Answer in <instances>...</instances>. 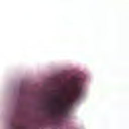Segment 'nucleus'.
<instances>
[{"instance_id":"obj_1","label":"nucleus","mask_w":129,"mask_h":129,"mask_svg":"<svg viewBox=\"0 0 129 129\" xmlns=\"http://www.w3.org/2000/svg\"><path fill=\"white\" fill-rule=\"evenodd\" d=\"M82 91V86L81 84L76 85V87L75 88V92L74 96L75 97L77 98L79 95H80L81 92Z\"/></svg>"},{"instance_id":"obj_4","label":"nucleus","mask_w":129,"mask_h":129,"mask_svg":"<svg viewBox=\"0 0 129 129\" xmlns=\"http://www.w3.org/2000/svg\"><path fill=\"white\" fill-rule=\"evenodd\" d=\"M19 129H26L25 127H19Z\"/></svg>"},{"instance_id":"obj_2","label":"nucleus","mask_w":129,"mask_h":129,"mask_svg":"<svg viewBox=\"0 0 129 129\" xmlns=\"http://www.w3.org/2000/svg\"><path fill=\"white\" fill-rule=\"evenodd\" d=\"M69 106V103H63L59 111L60 113H64Z\"/></svg>"},{"instance_id":"obj_3","label":"nucleus","mask_w":129,"mask_h":129,"mask_svg":"<svg viewBox=\"0 0 129 129\" xmlns=\"http://www.w3.org/2000/svg\"><path fill=\"white\" fill-rule=\"evenodd\" d=\"M55 118L58 119L59 118L58 115H56Z\"/></svg>"}]
</instances>
